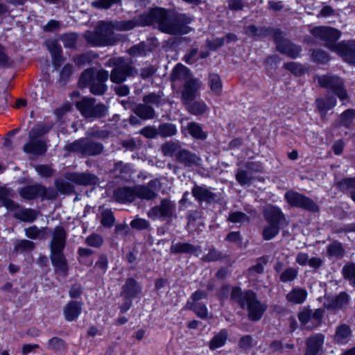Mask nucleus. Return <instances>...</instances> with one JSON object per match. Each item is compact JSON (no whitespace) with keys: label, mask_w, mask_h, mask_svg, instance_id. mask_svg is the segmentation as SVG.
Segmentation results:
<instances>
[{"label":"nucleus","mask_w":355,"mask_h":355,"mask_svg":"<svg viewBox=\"0 0 355 355\" xmlns=\"http://www.w3.org/2000/svg\"><path fill=\"white\" fill-rule=\"evenodd\" d=\"M336 99L334 97L326 98H318L316 100V105L320 113L325 114L329 110L332 109L336 105Z\"/></svg>","instance_id":"obj_37"},{"label":"nucleus","mask_w":355,"mask_h":355,"mask_svg":"<svg viewBox=\"0 0 355 355\" xmlns=\"http://www.w3.org/2000/svg\"><path fill=\"white\" fill-rule=\"evenodd\" d=\"M63 45L67 48L73 47L77 41V35L75 33H69L64 35L61 38Z\"/></svg>","instance_id":"obj_62"},{"label":"nucleus","mask_w":355,"mask_h":355,"mask_svg":"<svg viewBox=\"0 0 355 355\" xmlns=\"http://www.w3.org/2000/svg\"><path fill=\"white\" fill-rule=\"evenodd\" d=\"M175 210V205L167 198L162 200L160 204L154 206L148 211V216L153 220L158 218H171Z\"/></svg>","instance_id":"obj_10"},{"label":"nucleus","mask_w":355,"mask_h":355,"mask_svg":"<svg viewBox=\"0 0 355 355\" xmlns=\"http://www.w3.org/2000/svg\"><path fill=\"white\" fill-rule=\"evenodd\" d=\"M12 211L15 218L23 222L32 223L37 218L36 211L32 209L21 208L19 204L17 207Z\"/></svg>","instance_id":"obj_29"},{"label":"nucleus","mask_w":355,"mask_h":355,"mask_svg":"<svg viewBox=\"0 0 355 355\" xmlns=\"http://www.w3.org/2000/svg\"><path fill=\"white\" fill-rule=\"evenodd\" d=\"M177 133L176 126L172 123H162L158 128V135L162 137H171Z\"/></svg>","instance_id":"obj_45"},{"label":"nucleus","mask_w":355,"mask_h":355,"mask_svg":"<svg viewBox=\"0 0 355 355\" xmlns=\"http://www.w3.org/2000/svg\"><path fill=\"white\" fill-rule=\"evenodd\" d=\"M66 243V233L61 227H56L53 232L50 244L51 253L63 252Z\"/></svg>","instance_id":"obj_17"},{"label":"nucleus","mask_w":355,"mask_h":355,"mask_svg":"<svg viewBox=\"0 0 355 355\" xmlns=\"http://www.w3.org/2000/svg\"><path fill=\"white\" fill-rule=\"evenodd\" d=\"M318 84L334 93L341 101L347 100L348 94L345 89L343 80L338 76L331 74L318 76L315 77Z\"/></svg>","instance_id":"obj_7"},{"label":"nucleus","mask_w":355,"mask_h":355,"mask_svg":"<svg viewBox=\"0 0 355 355\" xmlns=\"http://www.w3.org/2000/svg\"><path fill=\"white\" fill-rule=\"evenodd\" d=\"M130 225L134 229L144 230L148 228L150 223L146 219L138 218L132 220Z\"/></svg>","instance_id":"obj_64"},{"label":"nucleus","mask_w":355,"mask_h":355,"mask_svg":"<svg viewBox=\"0 0 355 355\" xmlns=\"http://www.w3.org/2000/svg\"><path fill=\"white\" fill-rule=\"evenodd\" d=\"M311 32L314 37L324 41L327 47L336 52L346 62L355 64V40L343 41L336 44L341 33L332 27L317 26L312 28Z\"/></svg>","instance_id":"obj_2"},{"label":"nucleus","mask_w":355,"mask_h":355,"mask_svg":"<svg viewBox=\"0 0 355 355\" xmlns=\"http://www.w3.org/2000/svg\"><path fill=\"white\" fill-rule=\"evenodd\" d=\"M339 185L342 189L350 190L352 198L355 202V178L344 179L339 182Z\"/></svg>","instance_id":"obj_58"},{"label":"nucleus","mask_w":355,"mask_h":355,"mask_svg":"<svg viewBox=\"0 0 355 355\" xmlns=\"http://www.w3.org/2000/svg\"><path fill=\"white\" fill-rule=\"evenodd\" d=\"M227 220L232 223H245L250 221V218L241 211H232L230 213Z\"/></svg>","instance_id":"obj_51"},{"label":"nucleus","mask_w":355,"mask_h":355,"mask_svg":"<svg viewBox=\"0 0 355 355\" xmlns=\"http://www.w3.org/2000/svg\"><path fill=\"white\" fill-rule=\"evenodd\" d=\"M187 129L189 135L198 139H205L207 134L202 130V127L197 123L191 122L188 123Z\"/></svg>","instance_id":"obj_41"},{"label":"nucleus","mask_w":355,"mask_h":355,"mask_svg":"<svg viewBox=\"0 0 355 355\" xmlns=\"http://www.w3.org/2000/svg\"><path fill=\"white\" fill-rule=\"evenodd\" d=\"M355 117V110L349 109L345 111L340 116V123L346 126L349 127L354 121Z\"/></svg>","instance_id":"obj_57"},{"label":"nucleus","mask_w":355,"mask_h":355,"mask_svg":"<svg viewBox=\"0 0 355 355\" xmlns=\"http://www.w3.org/2000/svg\"><path fill=\"white\" fill-rule=\"evenodd\" d=\"M264 218L268 223L279 225L284 219V214L281 209L275 206H268L263 213Z\"/></svg>","instance_id":"obj_28"},{"label":"nucleus","mask_w":355,"mask_h":355,"mask_svg":"<svg viewBox=\"0 0 355 355\" xmlns=\"http://www.w3.org/2000/svg\"><path fill=\"white\" fill-rule=\"evenodd\" d=\"M149 49L144 42H140L138 44L132 46L129 50L128 53L132 56H144L146 55Z\"/></svg>","instance_id":"obj_52"},{"label":"nucleus","mask_w":355,"mask_h":355,"mask_svg":"<svg viewBox=\"0 0 355 355\" xmlns=\"http://www.w3.org/2000/svg\"><path fill=\"white\" fill-rule=\"evenodd\" d=\"M232 297L237 300L241 307H247L248 316L251 320L257 321L261 319L266 310V305L261 303L252 291L242 293L241 288L235 287L232 291Z\"/></svg>","instance_id":"obj_4"},{"label":"nucleus","mask_w":355,"mask_h":355,"mask_svg":"<svg viewBox=\"0 0 355 355\" xmlns=\"http://www.w3.org/2000/svg\"><path fill=\"white\" fill-rule=\"evenodd\" d=\"M279 232V225L268 223L262 231V237L265 241H270L275 238Z\"/></svg>","instance_id":"obj_40"},{"label":"nucleus","mask_w":355,"mask_h":355,"mask_svg":"<svg viewBox=\"0 0 355 355\" xmlns=\"http://www.w3.org/2000/svg\"><path fill=\"white\" fill-rule=\"evenodd\" d=\"M227 336L228 334L225 329H223L216 334L209 342L210 349L214 350L223 347L227 341Z\"/></svg>","instance_id":"obj_35"},{"label":"nucleus","mask_w":355,"mask_h":355,"mask_svg":"<svg viewBox=\"0 0 355 355\" xmlns=\"http://www.w3.org/2000/svg\"><path fill=\"white\" fill-rule=\"evenodd\" d=\"M35 248V243L29 240L21 239L18 241L15 247V251L17 252H31Z\"/></svg>","instance_id":"obj_48"},{"label":"nucleus","mask_w":355,"mask_h":355,"mask_svg":"<svg viewBox=\"0 0 355 355\" xmlns=\"http://www.w3.org/2000/svg\"><path fill=\"white\" fill-rule=\"evenodd\" d=\"M324 340V336L321 334L311 336L306 341V353L307 355H317L322 349Z\"/></svg>","instance_id":"obj_23"},{"label":"nucleus","mask_w":355,"mask_h":355,"mask_svg":"<svg viewBox=\"0 0 355 355\" xmlns=\"http://www.w3.org/2000/svg\"><path fill=\"white\" fill-rule=\"evenodd\" d=\"M187 110L195 115H199L204 114L207 110V106L203 101H195L193 103H189L188 104H184Z\"/></svg>","instance_id":"obj_42"},{"label":"nucleus","mask_w":355,"mask_h":355,"mask_svg":"<svg viewBox=\"0 0 355 355\" xmlns=\"http://www.w3.org/2000/svg\"><path fill=\"white\" fill-rule=\"evenodd\" d=\"M343 274L350 284L355 286V263H348L343 268Z\"/></svg>","instance_id":"obj_50"},{"label":"nucleus","mask_w":355,"mask_h":355,"mask_svg":"<svg viewBox=\"0 0 355 355\" xmlns=\"http://www.w3.org/2000/svg\"><path fill=\"white\" fill-rule=\"evenodd\" d=\"M172 81L184 80L188 78H192L190 75L189 69L182 64H178L174 69L171 76Z\"/></svg>","instance_id":"obj_34"},{"label":"nucleus","mask_w":355,"mask_h":355,"mask_svg":"<svg viewBox=\"0 0 355 355\" xmlns=\"http://www.w3.org/2000/svg\"><path fill=\"white\" fill-rule=\"evenodd\" d=\"M307 295L308 293L304 288L295 287L286 294V299L288 302L300 304L305 302Z\"/></svg>","instance_id":"obj_30"},{"label":"nucleus","mask_w":355,"mask_h":355,"mask_svg":"<svg viewBox=\"0 0 355 355\" xmlns=\"http://www.w3.org/2000/svg\"><path fill=\"white\" fill-rule=\"evenodd\" d=\"M135 113L143 119H151L155 115V110L146 104H138L134 108Z\"/></svg>","instance_id":"obj_33"},{"label":"nucleus","mask_w":355,"mask_h":355,"mask_svg":"<svg viewBox=\"0 0 355 355\" xmlns=\"http://www.w3.org/2000/svg\"><path fill=\"white\" fill-rule=\"evenodd\" d=\"M46 228H39L35 225L29 227L24 230L26 237L31 239H42L46 234Z\"/></svg>","instance_id":"obj_38"},{"label":"nucleus","mask_w":355,"mask_h":355,"mask_svg":"<svg viewBox=\"0 0 355 355\" xmlns=\"http://www.w3.org/2000/svg\"><path fill=\"white\" fill-rule=\"evenodd\" d=\"M109 78L108 71L101 69L95 70L93 68L86 69L81 74L79 80V85L85 87L90 86V92L94 95H102L107 90L105 81Z\"/></svg>","instance_id":"obj_5"},{"label":"nucleus","mask_w":355,"mask_h":355,"mask_svg":"<svg viewBox=\"0 0 355 355\" xmlns=\"http://www.w3.org/2000/svg\"><path fill=\"white\" fill-rule=\"evenodd\" d=\"M64 148L68 152L78 153L83 156H95L103 152V146L87 138H82L67 144Z\"/></svg>","instance_id":"obj_6"},{"label":"nucleus","mask_w":355,"mask_h":355,"mask_svg":"<svg viewBox=\"0 0 355 355\" xmlns=\"http://www.w3.org/2000/svg\"><path fill=\"white\" fill-rule=\"evenodd\" d=\"M201 81L195 78H188L184 83L182 90V102L183 104H188L193 101L198 94V92L201 87Z\"/></svg>","instance_id":"obj_12"},{"label":"nucleus","mask_w":355,"mask_h":355,"mask_svg":"<svg viewBox=\"0 0 355 355\" xmlns=\"http://www.w3.org/2000/svg\"><path fill=\"white\" fill-rule=\"evenodd\" d=\"M209 86L211 92L220 96L222 93L223 85L220 76L216 73H211L209 76Z\"/></svg>","instance_id":"obj_36"},{"label":"nucleus","mask_w":355,"mask_h":355,"mask_svg":"<svg viewBox=\"0 0 355 355\" xmlns=\"http://www.w3.org/2000/svg\"><path fill=\"white\" fill-rule=\"evenodd\" d=\"M114 67L110 75V80L115 83H121L125 81L128 76H130L133 68L123 58H118L114 63Z\"/></svg>","instance_id":"obj_11"},{"label":"nucleus","mask_w":355,"mask_h":355,"mask_svg":"<svg viewBox=\"0 0 355 355\" xmlns=\"http://www.w3.org/2000/svg\"><path fill=\"white\" fill-rule=\"evenodd\" d=\"M349 296L345 292L340 293L336 297H327L324 306L326 309L336 311L345 307L349 304Z\"/></svg>","instance_id":"obj_19"},{"label":"nucleus","mask_w":355,"mask_h":355,"mask_svg":"<svg viewBox=\"0 0 355 355\" xmlns=\"http://www.w3.org/2000/svg\"><path fill=\"white\" fill-rule=\"evenodd\" d=\"M55 184L58 190L61 193H66L72 191L71 185L64 180L58 179L55 180Z\"/></svg>","instance_id":"obj_63"},{"label":"nucleus","mask_w":355,"mask_h":355,"mask_svg":"<svg viewBox=\"0 0 355 355\" xmlns=\"http://www.w3.org/2000/svg\"><path fill=\"white\" fill-rule=\"evenodd\" d=\"M123 293L128 297L135 296L140 292V288L137 282L132 278L128 279L123 287Z\"/></svg>","instance_id":"obj_39"},{"label":"nucleus","mask_w":355,"mask_h":355,"mask_svg":"<svg viewBox=\"0 0 355 355\" xmlns=\"http://www.w3.org/2000/svg\"><path fill=\"white\" fill-rule=\"evenodd\" d=\"M103 242V238L96 234H92L87 236L85 239V243L92 247L99 248Z\"/></svg>","instance_id":"obj_60"},{"label":"nucleus","mask_w":355,"mask_h":355,"mask_svg":"<svg viewBox=\"0 0 355 355\" xmlns=\"http://www.w3.org/2000/svg\"><path fill=\"white\" fill-rule=\"evenodd\" d=\"M67 345L60 338L53 337L47 343V348L50 350L63 352L66 349Z\"/></svg>","instance_id":"obj_46"},{"label":"nucleus","mask_w":355,"mask_h":355,"mask_svg":"<svg viewBox=\"0 0 355 355\" xmlns=\"http://www.w3.org/2000/svg\"><path fill=\"white\" fill-rule=\"evenodd\" d=\"M64 177L67 180L78 185H92L98 182V178L95 175L87 173H68L65 174Z\"/></svg>","instance_id":"obj_13"},{"label":"nucleus","mask_w":355,"mask_h":355,"mask_svg":"<svg viewBox=\"0 0 355 355\" xmlns=\"http://www.w3.org/2000/svg\"><path fill=\"white\" fill-rule=\"evenodd\" d=\"M187 306L189 309L193 310L196 314L201 318H205L207 316V309L205 304L198 302H187Z\"/></svg>","instance_id":"obj_49"},{"label":"nucleus","mask_w":355,"mask_h":355,"mask_svg":"<svg viewBox=\"0 0 355 355\" xmlns=\"http://www.w3.org/2000/svg\"><path fill=\"white\" fill-rule=\"evenodd\" d=\"M286 202L291 206L309 211L317 212L319 207L311 198L294 191H288L284 195Z\"/></svg>","instance_id":"obj_8"},{"label":"nucleus","mask_w":355,"mask_h":355,"mask_svg":"<svg viewBox=\"0 0 355 355\" xmlns=\"http://www.w3.org/2000/svg\"><path fill=\"white\" fill-rule=\"evenodd\" d=\"M297 269L294 268H288L281 273L279 279L284 283L292 282L297 278Z\"/></svg>","instance_id":"obj_53"},{"label":"nucleus","mask_w":355,"mask_h":355,"mask_svg":"<svg viewBox=\"0 0 355 355\" xmlns=\"http://www.w3.org/2000/svg\"><path fill=\"white\" fill-rule=\"evenodd\" d=\"M277 49L279 51L287 55L288 56L295 58H297L301 51L300 46L291 44L287 40H277Z\"/></svg>","instance_id":"obj_24"},{"label":"nucleus","mask_w":355,"mask_h":355,"mask_svg":"<svg viewBox=\"0 0 355 355\" xmlns=\"http://www.w3.org/2000/svg\"><path fill=\"white\" fill-rule=\"evenodd\" d=\"M46 189L41 185H30L22 188L19 194L26 200H32L36 197L44 198L46 196Z\"/></svg>","instance_id":"obj_21"},{"label":"nucleus","mask_w":355,"mask_h":355,"mask_svg":"<svg viewBox=\"0 0 355 355\" xmlns=\"http://www.w3.org/2000/svg\"><path fill=\"white\" fill-rule=\"evenodd\" d=\"M171 251L173 253H191L198 257L201 254V248L199 245H193L188 243H173Z\"/></svg>","instance_id":"obj_27"},{"label":"nucleus","mask_w":355,"mask_h":355,"mask_svg":"<svg viewBox=\"0 0 355 355\" xmlns=\"http://www.w3.org/2000/svg\"><path fill=\"white\" fill-rule=\"evenodd\" d=\"M175 160L184 165L185 167L189 168L198 166L201 162L200 157L197 155L182 148L175 153Z\"/></svg>","instance_id":"obj_16"},{"label":"nucleus","mask_w":355,"mask_h":355,"mask_svg":"<svg viewBox=\"0 0 355 355\" xmlns=\"http://www.w3.org/2000/svg\"><path fill=\"white\" fill-rule=\"evenodd\" d=\"M135 25L132 21L123 23L101 21L96 26V31H86L84 37L87 42L93 46H112L116 41L113 32L114 29L128 31L133 28Z\"/></svg>","instance_id":"obj_3"},{"label":"nucleus","mask_w":355,"mask_h":355,"mask_svg":"<svg viewBox=\"0 0 355 355\" xmlns=\"http://www.w3.org/2000/svg\"><path fill=\"white\" fill-rule=\"evenodd\" d=\"M52 128L51 124H39L34 127L30 132V137H35L39 138L40 137L47 133Z\"/></svg>","instance_id":"obj_54"},{"label":"nucleus","mask_w":355,"mask_h":355,"mask_svg":"<svg viewBox=\"0 0 355 355\" xmlns=\"http://www.w3.org/2000/svg\"><path fill=\"white\" fill-rule=\"evenodd\" d=\"M13 191L4 187H0V207H5L8 211H14L17 207V203L11 198Z\"/></svg>","instance_id":"obj_25"},{"label":"nucleus","mask_w":355,"mask_h":355,"mask_svg":"<svg viewBox=\"0 0 355 355\" xmlns=\"http://www.w3.org/2000/svg\"><path fill=\"white\" fill-rule=\"evenodd\" d=\"M29 141L24 146V151L26 153L40 155L46 151V145L45 142L40 138L30 137Z\"/></svg>","instance_id":"obj_18"},{"label":"nucleus","mask_w":355,"mask_h":355,"mask_svg":"<svg viewBox=\"0 0 355 355\" xmlns=\"http://www.w3.org/2000/svg\"><path fill=\"white\" fill-rule=\"evenodd\" d=\"M181 148L178 142L168 141L162 146V152L164 156H173L180 150Z\"/></svg>","instance_id":"obj_44"},{"label":"nucleus","mask_w":355,"mask_h":355,"mask_svg":"<svg viewBox=\"0 0 355 355\" xmlns=\"http://www.w3.org/2000/svg\"><path fill=\"white\" fill-rule=\"evenodd\" d=\"M192 21L191 17L184 13H172L164 8H155L142 14L137 22L139 26H155L159 31L171 35L187 33L186 25Z\"/></svg>","instance_id":"obj_1"},{"label":"nucleus","mask_w":355,"mask_h":355,"mask_svg":"<svg viewBox=\"0 0 355 355\" xmlns=\"http://www.w3.org/2000/svg\"><path fill=\"white\" fill-rule=\"evenodd\" d=\"M143 101L147 105L153 104L159 106L164 103L163 94L162 92L148 94L143 97Z\"/></svg>","instance_id":"obj_47"},{"label":"nucleus","mask_w":355,"mask_h":355,"mask_svg":"<svg viewBox=\"0 0 355 355\" xmlns=\"http://www.w3.org/2000/svg\"><path fill=\"white\" fill-rule=\"evenodd\" d=\"M114 222L113 213L110 210H104L101 214V223L104 226L111 227Z\"/></svg>","instance_id":"obj_61"},{"label":"nucleus","mask_w":355,"mask_h":355,"mask_svg":"<svg viewBox=\"0 0 355 355\" xmlns=\"http://www.w3.org/2000/svg\"><path fill=\"white\" fill-rule=\"evenodd\" d=\"M77 108L81 114L87 118L100 117L105 115L107 107L103 104L95 105L93 98H84L76 104Z\"/></svg>","instance_id":"obj_9"},{"label":"nucleus","mask_w":355,"mask_h":355,"mask_svg":"<svg viewBox=\"0 0 355 355\" xmlns=\"http://www.w3.org/2000/svg\"><path fill=\"white\" fill-rule=\"evenodd\" d=\"M252 179L251 175L244 170H239L236 174V180L241 186L250 184Z\"/></svg>","instance_id":"obj_56"},{"label":"nucleus","mask_w":355,"mask_h":355,"mask_svg":"<svg viewBox=\"0 0 355 355\" xmlns=\"http://www.w3.org/2000/svg\"><path fill=\"white\" fill-rule=\"evenodd\" d=\"M192 194L200 202H211L215 200L216 194L207 187L195 185L192 189Z\"/></svg>","instance_id":"obj_32"},{"label":"nucleus","mask_w":355,"mask_h":355,"mask_svg":"<svg viewBox=\"0 0 355 355\" xmlns=\"http://www.w3.org/2000/svg\"><path fill=\"white\" fill-rule=\"evenodd\" d=\"M324 314V311L321 309H317L313 312L308 307H304L298 313V319L303 324H306L309 322L318 325Z\"/></svg>","instance_id":"obj_15"},{"label":"nucleus","mask_w":355,"mask_h":355,"mask_svg":"<svg viewBox=\"0 0 355 355\" xmlns=\"http://www.w3.org/2000/svg\"><path fill=\"white\" fill-rule=\"evenodd\" d=\"M327 253L331 257L341 258L345 253V250L341 243L334 241L327 246Z\"/></svg>","instance_id":"obj_43"},{"label":"nucleus","mask_w":355,"mask_h":355,"mask_svg":"<svg viewBox=\"0 0 355 355\" xmlns=\"http://www.w3.org/2000/svg\"><path fill=\"white\" fill-rule=\"evenodd\" d=\"M120 3L121 0H98L93 1L92 6L96 8L108 9L112 5Z\"/></svg>","instance_id":"obj_59"},{"label":"nucleus","mask_w":355,"mask_h":355,"mask_svg":"<svg viewBox=\"0 0 355 355\" xmlns=\"http://www.w3.org/2000/svg\"><path fill=\"white\" fill-rule=\"evenodd\" d=\"M114 197L119 202H131L136 199L135 189V187L119 188L114 191Z\"/></svg>","instance_id":"obj_26"},{"label":"nucleus","mask_w":355,"mask_h":355,"mask_svg":"<svg viewBox=\"0 0 355 355\" xmlns=\"http://www.w3.org/2000/svg\"><path fill=\"white\" fill-rule=\"evenodd\" d=\"M352 337V330L349 325L340 324L336 327L334 341L338 345H346Z\"/></svg>","instance_id":"obj_20"},{"label":"nucleus","mask_w":355,"mask_h":355,"mask_svg":"<svg viewBox=\"0 0 355 355\" xmlns=\"http://www.w3.org/2000/svg\"><path fill=\"white\" fill-rule=\"evenodd\" d=\"M83 302L76 301L69 302L63 309V314L66 320H76L82 311Z\"/></svg>","instance_id":"obj_22"},{"label":"nucleus","mask_w":355,"mask_h":355,"mask_svg":"<svg viewBox=\"0 0 355 355\" xmlns=\"http://www.w3.org/2000/svg\"><path fill=\"white\" fill-rule=\"evenodd\" d=\"M158 181L150 180L147 185H137L135 187L136 198L152 200L156 198L157 193L154 189L158 186Z\"/></svg>","instance_id":"obj_14"},{"label":"nucleus","mask_w":355,"mask_h":355,"mask_svg":"<svg viewBox=\"0 0 355 355\" xmlns=\"http://www.w3.org/2000/svg\"><path fill=\"white\" fill-rule=\"evenodd\" d=\"M50 258L56 271L62 275H66L68 268L63 252H52L51 253Z\"/></svg>","instance_id":"obj_31"},{"label":"nucleus","mask_w":355,"mask_h":355,"mask_svg":"<svg viewBox=\"0 0 355 355\" xmlns=\"http://www.w3.org/2000/svg\"><path fill=\"white\" fill-rule=\"evenodd\" d=\"M223 257L221 252L216 248L212 247L209 249L207 254L202 257V260L205 262L217 261Z\"/></svg>","instance_id":"obj_55"}]
</instances>
